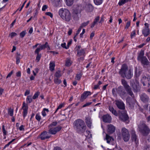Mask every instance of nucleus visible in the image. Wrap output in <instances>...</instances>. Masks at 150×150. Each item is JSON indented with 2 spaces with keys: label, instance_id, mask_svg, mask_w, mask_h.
Instances as JSON below:
<instances>
[{
  "label": "nucleus",
  "instance_id": "nucleus-1",
  "mask_svg": "<svg viewBox=\"0 0 150 150\" xmlns=\"http://www.w3.org/2000/svg\"><path fill=\"white\" fill-rule=\"evenodd\" d=\"M121 83L125 89L123 87L120 86H119L116 89L117 93L122 98H125L127 95V93L134 98V95L133 93L131 88L128 84L126 81L124 79H122L121 80Z\"/></svg>",
  "mask_w": 150,
  "mask_h": 150
},
{
  "label": "nucleus",
  "instance_id": "nucleus-2",
  "mask_svg": "<svg viewBox=\"0 0 150 150\" xmlns=\"http://www.w3.org/2000/svg\"><path fill=\"white\" fill-rule=\"evenodd\" d=\"M119 73L122 77L126 78L128 79H130L133 75L132 71L131 69H128L127 66L125 64L122 65Z\"/></svg>",
  "mask_w": 150,
  "mask_h": 150
},
{
  "label": "nucleus",
  "instance_id": "nucleus-3",
  "mask_svg": "<svg viewBox=\"0 0 150 150\" xmlns=\"http://www.w3.org/2000/svg\"><path fill=\"white\" fill-rule=\"evenodd\" d=\"M74 127L76 131L79 133H84L86 129L84 122L80 119H78L74 122Z\"/></svg>",
  "mask_w": 150,
  "mask_h": 150
},
{
  "label": "nucleus",
  "instance_id": "nucleus-4",
  "mask_svg": "<svg viewBox=\"0 0 150 150\" xmlns=\"http://www.w3.org/2000/svg\"><path fill=\"white\" fill-rule=\"evenodd\" d=\"M59 14L61 18L65 21L69 22L71 19V14L70 12L67 9L61 8L59 11Z\"/></svg>",
  "mask_w": 150,
  "mask_h": 150
},
{
  "label": "nucleus",
  "instance_id": "nucleus-5",
  "mask_svg": "<svg viewBox=\"0 0 150 150\" xmlns=\"http://www.w3.org/2000/svg\"><path fill=\"white\" fill-rule=\"evenodd\" d=\"M138 130L144 135H147L150 132V129L144 122H141L138 125Z\"/></svg>",
  "mask_w": 150,
  "mask_h": 150
},
{
  "label": "nucleus",
  "instance_id": "nucleus-6",
  "mask_svg": "<svg viewBox=\"0 0 150 150\" xmlns=\"http://www.w3.org/2000/svg\"><path fill=\"white\" fill-rule=\"evenodd\" d=\"M84 8L83 7L82 8L81 5H79L73 9V14L74 20H77L79 19L78 14L80 13L81 11Z\"/></svg>",
  "mask_w": 150,
  "mask_h": 150
},
{
  "label": "nucleus",
  "instance_id": "nucleus-7",
  "mask_svg": "<svg viewBox=\"0 0 150 150\" xmlns=\"http://www.w3.org/2000/svg\"><path fill=\"white\" fill-rule=\"evenodd\" d=\"M122 137L125 142H127L129 139L130 135L128 130L125 127H123L121 130Z\"/></svg>",
  "mask_w": 150,
  "mask_h": 150
},
{
  "label": "nucleus",
  "instance_id": "nucleus-8",
  "mask_svg": "<svg viewBox=\"0 0 150 150\" xmlns=\"http://www.w3.org/2000/svg\"><path fill=\"white\" fill-rule=\"evenodd\" d=\"M50 129L48 131V133L52 134H55L57 132L59 131L62 129L61 126H58L54 127H49Z\"/></svg>",
  "mask_w": 150,
  "mask_h": 150
},
{
  "label": "nucleus",
  "instance_id": "nucleus-9",
  "mask_svg": "<svg viewBox=\"0 0 150 150\" xmlns=\"http://www.w3.org/2000/svg\"><path fill=\"white\" fill-rule=\"evenodd\" d=\"M81 46L80 45L76 46L75 48L77 52V55L80 57L81 56H84L85 55V49H80Z\"/></svg>",
  "mask_w": 150,
  "mask_h": 150
},
{
  "label": "nucleus",
  "instance_id": "nucleus-10",
  "mask_svg": "<svg viewBox=\"0 0 150 150\" xmlns=\"http://www.w3.org/2000/svg\"><path fill=\"white\" fill-rule=\"evenodd\" d=\"M133 91L134 92H137L139 91L140 88L139 83L137 81L134 82L131 85Z\"/></svg>",
  "mask_w": 150,
  "mask_h": 150
},
{
  "label": "nucleus",
  "instance_id": "nucleus-11",
  "mask_svg": "<svg viewBox=\"0 0 150 150\" xmlns=\"http://www.w3.org/2000/svg\"><path fill=\"white\" fill-rule=\"evenodd\" d=\"M115 102V105L119 109L123 110L125 109V104L122 101L117 100Z\"/></svg>",
  "mask_w": 150,
  "mask_h": 150
},
{
  "label": "nucleus",
  "instance_id": "nucleus-12",
  "mask_svg": "<svg viewBox=\"0 0 150 150\" xmlns=\"http://www.w3.org/2000/svg\"><path fill=\"white\" fill-rule=\"evenodd\" d=\"M147 77L145 76H143L142 83L144 86H146L148 84L149 87L150 86V76L147 75Z\"/></svg>",
  "mask_w": 150,
  "mask_h": 150
},
{
  "label": "nucleus",
  "instance_id": "nucleus-13",
  "mask_svg": "<svg viewBox=\"0 0 150 150\" xmlns=\"http://www.w3.org/2000/svg\"><path fill=\"white\" fill-rule=\"evenodd\" d=\"M22 109L23 110V116L25 118L27 115L28 109V106L27 104H26L25 102L23 103Z\"/></svg>",
  "mask_w": 150,
  "mask_h": 150
},
{
  "label": "nucleus",
  "instance_id": "nucleus-14",
  "mask_svg": "<svg viewBox=\"0 0 150 150\" xmlns=\"http://www.w3.org/2000/svg\"><path fill=\"white\" fill-rule=\"evenodd\" d=\"M103 121L106 123H110L111 122L112 118L108 114L103 115L102 117Z\"/></svg>",
  "mask_w": 150,
  "mask_h": 150
},
{
  "label": "nucleus",
  "instance_id": "nucleus-15",
  "mask_svg": "<svg viewBox=\"0 0 150 150\" xmlns=\"http://www.w3.org/2000/svg\"><path fill=\"white\" fill-rule=\"evenodd\" d=\"M142 64L144 67H146V66L149 64V62L146 57H144L143 58L140 60Z\"/></svg>",
  "mask_w": 150,
  "mask_h": 150
},
{
  "label": "nucleus",
  "instance_id": "nucleus-16",
  "mask_svg": "<svg viewBox=\"0 0 150 150\" xmlns=\"http://www.w3.org/2000/svg\"><path fill=\"white\" fill-rule=\"evenodd\" d=\"M91 92L90 91H85L82 94L81 96L80 100L81 101H83L88 96L91 95Z\"/></svg>",
  "mask_w": 150,
  "mask_h": 150
},
{
  "label": "nucleus",
  "instance_id": "nucleus-17",
  "mask_svg": "<svg viewBox=\"0 0 150 150\" xmlns=\"http://www.w3.org/2000/svg\"><path fill=\"white\" fill-rule=\"evenodd\" d=\"M83 6L85 5V7L82 6V8H83L84 9H85L88 12H90L92 11L93 10V6L91 4H84V5L83 4Z\"/></svg>",
  "mask_w": 150,
  "mask_h": 150
},
{
  "label": "nucleus",
  "instance_id": "nucleus-18",
  "mask_svg": "<svg viewBox=\"0 0 150 150\" xmlns=\"http://www.w3.org/2000/svg\"><path fill=\"white\" fill-rule=\"evenodd\" d=\"M50 137V136L48 135L47 132L45 131L42 132L40 135V139L42 140H45V139H49Z\"/></svg>",
  "mask_w": 150,
  "mask_h": 150
},
{
  "label": "nucleus",
  "instance_id": "nucleus-19",
  "mask_svg": "<svg viewBox=\"0 0 150 150\" xmlns=\"http://www.w3.org/2000/svg\"><path fill=\"white\" fill-rule=\"evenodd\" d=\"M141 100L144 102H148L149 100V97L144 93L142 94L140 96Z\"/></svg>",
  "mask_w": 150,
  "mask_h": 150
},
{
  "label": "nucleus",
  "instance_id": "nucleus-20",
  "mask_svg": "<svg viewBox=\"0 0 150 150\" xmlns=\"http://www.w3.org/2000/svg\"><path fill=\"white\" fill-rule=\"evenodd\" d=\"M126 102L129 106L131 108H133L134 107V104L132 102V100L130 97H127L126 99Z\"/></svg>",
  "mask_w": 150,
  "mask_h": 150
},
{
  "label": "nucleus",
  "instance_id": "nucleus-21",
  "mask_svg": "<svg viewBox=\"0 0 150 150\" xmlns=\"http://www.w3.org/2000/svg\"><path fill=\"white\" fill-rule=\"evenodd\" d=\"M108 127V131L110 133H112L115 132V127L112 125H108L107 126Z\"/></svg>",
  "mask_w": 150,
  "mask_h": 150
},
{
  "label": "nucleus",
  "instance_id": "nucleus-22",
  "mask_svg": "<svg viewBox=\"0 0 150 150\" xmlns=\"http://www.w3.org/2000/svg\"><path fill=\"white\" fill-rule=\"evenodd\" d=\"M86 122L88 127L90 128L91 127L92 123L91 118L89 117H86Z\"/></svg>",
  "mask_w": 150,
  "mask_h": 150
},
{
  "label": "nucleus",
  "instance_id": "nucleus-23",
  "mask_svg": "<svg viewBox=\"0 0 150 150\" xmlns=\"http://www.w3.org/2000/svg\"><path fill=\"white\" fill-rule=\"evenodd\" d=\"M142 33L144 37H147L150 34L149 28H144L142 31Z\"/></svg>",
  "mask_w": 150,
  "mask_h": 150
},
{
  "label": "nucleus",
  "instance_id": "nucleus-24",
  "mask_svg": "<svg viewBox=\"0 0 150 150\" xmlns=\"http://www.w3.org/2000/svg\"><path fill=\"white\" fill-rule=\"evenodd\" d=\"M119 118L121 120L124 122H126L128 120V117L126 114H122L120 116Z\"/></svg>",
  "mask_w": 150,
  "mask_h": 150
},
{
  "label": "nucleus",
  "instance_id": "nucleus-25",
  "mask_svg": "<svg viewBox=\"0 0 150 150\" xmlns=\"http://www.w3.org/2000/svg\"><path fill=\"white\" fill-rule=\"evenodd\" d=\"M105 139L108 143H112L114 140L108 134L106 135Z\"/></svg>",
  "mask_w": 150,
  "mask_h": 150
},
{
  "label": "nucleus",
  "instance_id": "nucleus-26",
  "mask_svg": "<svg viewBox=\"0 0 150 150\" xmlns=\"http://www.w3.org/2000/svg\"><path fill=\"white\" fill-rule=\"evenodd\" d=\"M144 51L143 50H141L140 51V53L138 54V55L137 57V59L138 60H140L142 58H143L144 57H146L145 56H144Z\"/></svg>",
  "mask_w": 150,
  "mask_h": 150
},
{
  "label": "nucleus",
  "instance_id": "nucleus-27",
  "mask_svg": "<svg viewBox=\"0 0 150 150\" xmlns=\"http://www.w3.org/2000/svg\"><path fill=\"white\" fill-rule=\"evenodd\" d=\"M109 109L110 111L115 115L116 116L117 115V111L114 109L112 107L109 106Z\"/></svg>",
  "mask_w": 150,
  "mask_h": 150
},
{
  "label": "nucleus",
  "instance_id": "nucleus-28",
  "mask_svg": "<svg viewBox=\"0 0 150 150\" xmlns=\"http://www.w3.org/2000/svg\"><path fill=\"white\" fill-rule=\"evenodd\" d=\"M100 19V17L99 16H97L95 19L93 23L91 24V28H93L95 25L97 23V22L99 21Z\"/></svg>",
  "mask_w": 150,
  "mask_h": 150
},
{
  "label": "nucleus",
  "instance_id": "nucleus-29",
  "mask_svg": "<svg viewBox=\"0 0 150 150\" xmlns=\"http://www.w3.org/2000/svg\"><path fill=\"white\" fill-rule=\"evenodd\" d=\"M55 66V63L54 62H50V70L51 71H53L54 69Z\"/></svg>",
  "mask_w": 150,
  "mask_h": 150
},
{
  "label": "nucleus",
  "instance_id": "nucleus-30",
  "mask_svg": "<svg viewBox=\"0 0 150 150\" xmlns=\"http://www.w3.org/2000/svg\"><path fill=\"white\" fill-rule=\"evenodd\" d=\"M132 139L133 141H134L136 143L137 141V136L134 132H132Z\"/></svg>",
  "mask_w": 150,
  "mask_h": 150
},
{
  "label": "nucleus",
  "instance_id": "nucleus-31",
  "mask_svg": "<svg viewBox=\"0 0 150 150\" xmlns=\"http://www.w3.org/2000/svg\"><path fill=\"white\" fill-rule=\"evenodd\" d=\"M71 62L69 58H67L66 60L65 65L66 66L69 67L71 65Z\"/></svg>",
  "mask_w": 150,
  "mask_h": 150
},
{
  "label": "nucleus",
  "instance_id": "nucleus-32",
  "mask_svg": "<svg viewBox=\"0 0 150 150\" xmlns=\"http://www.w3.org/2000/svg\"><path fill=\"white\" fill-rule=\"evenodd\" d=\"M54 4V6L57 7L59 5V2L60 0H51Z\"/></svg>",
  "mask_w": 150,
  "mask_h": 150
},
{
  "label": "nucleus",
  "instance_id": "nucleus-33",
  "mask_svg": "<svg viewBox=\"0 0 150 150\" xmlns=\"http://www.w3.org/2000/svg\"><path fill=\"white\" fill-rule=\"evenodd\" d=\"M33 100L32 96H28L26 98V101L27 103H31Z\"/></svg>",
  "mask_w": 150,
  "mask_h": 150
},
{
  "label": "nucleus",
  "instance_id": "nucleus-34",
  "mask_svg": "<svg viewBox=\"0 0 150 150\" xmlns=\"http://www.w3.org/2000/svg\"><path fill=\"white\" fill-rule=\"evenodd\" d=\"M8 113L11 116H13V110L11 108H9L8 111Z\"/></svg>",
  "mask_w": 150,
  "mask_h": 150
},
{
  "label": "nucleus",
  "instance_id": "nucleus-35",
  "mask_svg": "<svg viewBox=\"0 0 150 150\" xmlns=\"http://www.w3.org/2000/svg\"><path fill=\"white\" fill-rule=\"evenodd\" d=\"M54 76L56 77V78H58L61 77L62 75L61 74L60 71L58 70L57 71H56L55 73Z\"/></svg>",
  "mask_w": 150,
  "mask_h": 150
},
{
  "label": "nucleus",
  "instance_id": "nucleus-36",
  "mask_svg": "<svg viewBox=\"0 0 150 150\" xmlns=\"http://www.w3.org/2000/svg\"><path fill=\"white\" fill-rule=\"evenodd\" d=\"M67 4L68 6H71L73 3V0H66Z\"/></svg>",
  "mask_w": 150,
  "mask_h": 150
},
{
  "label": "nucleus",
  "instance_id": "nucleus-37",
  "mask_svg": "<svg viewBox=\"0 0 150 150\" xmlns=\"http://www.w3.org/2000/svg\"><path fill=\"white\" fill-rule=\"evenodd\" d=\"M103 0H94V1L96 5H100L102 3Z\"/></svg>",
  "mask_w": 150,
  "mask_h": 150
},
{
  "label": "nucleus",
  "instance_id": "nucleus-38",
  "mask_svg": "<svg viewBox=\"0 0 150 150\" xmlns=\"http://www.w3.org/2000/svg\"><path fill=\"white\" fill-rule=\"evenodd\" d=\"M62 82L61 81L58 79V78H55L54 79V82L57 84H59Z\"/></svg>",
  "mask_w": 150,
  "mask_h": 150
},
{
  "label": "nucleus",
  "instance_id": "nucleus-39",
  "mask_svg": "<svg viewBox=\"0 0 150 150\" xmlns=\"http://www.w3.org/2000/svg\"><path fill=\"white\" fill-rule=\"evenodd\" d=\"M47 46H48V43L47 42L45 43V44L41 45L40 46V47L42 50L47 48Z\"/></svg>",
  "mask_w": 150,
  "mask_h": 150
},
{
  "label": "nucleus",
  "instance_id": "nucleus-40",
  "mask_svg": "<svg viewBox=\"0 0 150 150\" xmlns=\"http://www.w3.org/2000/svg\"><path fill=\"white\" fill-rule=\"evenodd\" d=\"M89 21H88L87 22H84L82 23L81 24L80 27L81 28H82L83 27H84L86 25H87L89 23Z\"/></svg>",
  "mask_w": 150,
  "mask_h": 150
},
{
  "label": "nucleus",
  "instance_id": "nucleus-41",
  "mask_svg": "<svg viewBox=\"0 0 150 150\" xmlns=\"http://www.w3.org/2000/svg\"><path fill=\"white\" fill-rule=\"evenodd\" d=\"M57 122H53L49 125V127H52V126H55L57 125Z\"/></svg>",
  "mask_w": 150,
  "mask_h": 150
},
{
  "label": "nucleus",
  "instance_id": "nucleus-42",
  "mask_svg": "<svg viewBox=\"0 0 150 150\" xmlns=\"http://www.w3.org/2000/svg\"><path fill=\"white\" fill-rule=\"evenodd\" d=\"M39 94L40 92H37L34 94V96L33 97V99H35L36 98H38V96L39 95Z\"/></svg>",
  "mask_w": 150,
  "mask_h": 150
},
{
  "label": "nucleus",
  "instance_id": "nucleus-43",
  "mask_svg": "<svg viewBox=\"0 0 150 150\" xmlns=\"http://www.w3.org/2000/svg\"><path fill=\"white\" fill-rule=\"evenodd\" d=\"M2 132L3 133L4 136L6 135L7 134V132L5 129V126L4 125H3L2 127Z\"/></svg>",
  "mask_w": 150,
  "mask_h": 150
},
{
  "label": "nucleus",
  "instance_id": "nucleus-44",
  "mask_svg": "<svg viewBox=\"0 0 150 150\" xmlns=\"http://www.w3.org/2000/svg\"><path fill=\"white\" fill-rule=\"evenodd\" d=\"M42 50L40 46L39 47L37 48L35 51V53L36 54H39V52Z\"/></svg>",
  "mask_w": 150,
  "mask_h": 150
},
{
  "label": "nucleus",
  "instance_id": "nucleus-45",
  "mask_svg": "<svg viewBox=\"0 0 150 150\" xmlns=\"http://www.w3.org/2000/svg\"><path fill=\"white\" fill-rule=\"evenodd\" d=\"M126 2L125 0H120L118 4L120 6H121L125 4Z\"/></svg>",
  "mask_w": 150,
  "mask_h": 150
},
{
  "label": "nucleus",
  "instance_id": "nucleus-46",
  "mask_svg": "<svg viewBox=\"0 0 150 150\" xmlns=\"http://www.w3.org/2000/svg\"><path fill=\"white\" fill-rule=\"evenodd\" d=\"M26 32L25 31H23L20 34V36L21 38H23L25 35Z\"/></svg>",
  "mask_w": 150,
  "mask_h": 150
},
{
  "label": "nucleus",
  "instance_id": "nucleus-47",
  "mask_svg": "<svg viewBox=\"0 0 150 150\" xmlns=\"http://www.w3.org/2000/svg\"><path fill=\"white\" fill-rule=\"evenodd\" d=\"M136 35V31L135 30H134L133 31H132L131 34V38H133V37H134Z\"/></svg>",
  "mask_w": 150,
  "mask_h": 150
},
{
  "label": "nucleus",
  "instance_id": "nucleus-48",
  "mask_svg": "<svg viewBox=\"0 0 150 150\" xmlns=\"http://www.w3.org/2000/svg\"><path fill=\"white\" fill-rule=\"evenodd\" d=\"M64 106V105L61 104H60V105L58 106V108L56 109V111H55L54 112V113L58 111V110L60 109H61L63 107V106Z\"/></svg>",
  "mask_w": 150,
  "mask_h": 150
},
{
  "label": "nucleus",
  "instance_id": "nucleus-49",
  "mask_svg": "<svg viewBox=\"0 0 150 150\" xmlns=\"http://www.w3.org/2000/svg\"><path fill=\"white\" fill-rule=\"evenodd\" d=\"M36 119L38 121H39L41 119V116L38 114H37L35 116Z\"/></svg>",
  "mask_w": 150,
  "mask_h": 150
},
{
  "label": "nucleus",
  "instance_id": "nucleus-50",
  "mask_svg": "<svg viewBox=\"0 0 150 150\" xmlns=\"http://www.w3.org/2000/svg\"><path fill=\"white\" fill-rule=\"evenodd\" d=\"M37 55L36 58V60L37 61V62H38L40 58L41 57V54H37Z\"/></svg>",
  "mask_w": 150,
  "mask_h": 150
},
{
  "label": "nucleus",
  "instance_id": "nucleus-51",
  "mask_svg": "<svg viewBox=\"0 0 150 150\" xmlns=\"http://www.w3.org/2000/svg\"><path fill=\"white\" fill-rule=\"evenodd\" d=\"M45 15L47 16H49L51 18H52L53 17V15L52 13L50 12H46L45 13Z\"/></svg>",
  "mask_w": 150,
  "mask_h": 150
},
{
  "label": "nucleus",
  "instance_id": "nucleus-52",
  "mask_svg": "<svg viewBox=\"0 0 150 150\" xmlns=\"http://www.w3.org/2000/svg\"><path fill=\"white\" fill-rule=\"evenodd\" d=\"M92 102H88L86 103L82 107L84 108L87 106H88L92 104Z\"/></svg>",
  "mask_w": 150,
  "mask_h": 150
},
{
  "label": "nucleus",
  "instance_id": "nucleus-53",
  "mask_svg": "<svg viewBox=\"0 0 150 150\" xmlns=\"http://www.w3.org/2000/svg\"><path fill=\"white\" fill-rule=\"evenodd\" d=\"M16 33L15 32H12L9 35L11 36V38H12L13 37L16 36Z\"/></svg>",
  "mask_w": 150,
  "mask_h": 150
},
{
  "label": "nucleus",
  "instance_id": "nucleus-54",
  "mask_svg": "<svg viewBox=\"0 0 150 150\" xmlns=\"http://www.w3.org/2000/svg\"><path fill=\"white\" fill-rule=\"evenodd\" d=\"M61 46L62 47H63L64 48H65L66 49H68V47H67V46H66V43H64L62 44L61 45Z\"/></svg>",
  "mask_w": 150,
  "mask_h": 150
},
{
  "label": "nucleus",
  "instance_id": "nucleus-55",
  "mask_svg": "<svg viewBox=\"0 0 150 150\" xmlns=\"http://www.w3.org/2000/svg\"><path fill=\"white\" fill-rule=\"evenodd\" d=\"M47 8V6L46 5H44L42 8V10L43 11H45Z\"/></svg>",
  "mask_w": 150,
  "mask_h": 150
},
{
  "label": "nucleus",
  "instance_id": "nucleus-56",
  "mask_svg": "<svg viewBox=\"0 0 150 150\" xmlns=\"http://www.w3.org/2000/svg\"><path fill=\"white\" fill-rule=\"evenodd\" d=\"M130 24V21H128L126 23L125 28L127 29L129 26Z\"/></svg>",
  "mask_w": 150,
  "mask_h": 150
},
{
  "label": "nucleus",
  "instance_id": "nucleus-57",
  "mask_svg": "<svg viewBox=\"0 0 150 150\" xmlns=\"http://www.w3.org/2000/svg\"><path fill=\"white\" fill-rule=\"evenodd\" d=\"M81 77V75L80 74H77L76 76L77 80H79Z\"/></svg>",
  "mask_w": 150,
  "mask_h": 150
},
{
  "label": "nucleus",
  "instance_id": "nucleus-58",
  "mask_svg": "<svg viewBox=\"0 0 150 150\" xmlns=\"http://www.w3.org/2000/svg\"><path fill=\"white\" fill-rule=\"evenodd\" d=\"M13 71H12L11 72H10L9 73V74H8V75L6 77V78H8V77H10L11 76V75L13 74Z\"/></svg>",
  "mask_w": 150,
  "mask_h": 150
},
{
  "label": "nucleus",
  "instance_id": "nucleus-59",
  "mask_svg": "<svg viewBox=\"0 0 150 150\" xmlns=\"http://www.w3.org/2000/svg\"><path fill=\"white\" fill-rule=\"evenodd\" d=\"M16 76L18 77H20L21 76V72L19 71L16 73Z\"/></svg>",
  "mask_w": 150,
  "mask_h": 150
},
{
  "label": "nucleus",
  "instance_id": "nucleus-60",
  "mask_svg": "<svg viewBox=\"0 0 150 150\" xmlns=\"http://www.w3.org/2000/svg\"><path fill=\"white\" fill-rule=\"evenodd\" d=\"M72 33V30L71 29L69 28V31L68 32V34L69 35H71V33Z\"/></svg>",
  "mask_w": 150,
  "mask_h": 150
},
{
  "label": "nucleus",
  "instance_id": "nucleus-61",
  "mask_svg": "<svg viewBox=\"0 0 150 150\" xmlns=\"http://www.w3.org/2000/svg\"><path fill=\"white\" fill-rule=\"evenodd\" d=\"M72 43V40H71L69 42L67 43V47H68V48L69 47V46Z\"/></svg>",
  "mask_w": 150,
  "mask_h": 150
},
{
  "label": "nucleus",
  "instance_id": "nucleus-62",
  "mask_svg": "<svg viewBox=\"0 0 150 150\" xmlns=\"http://www.w3.org/2000/svg\"><path fill=\"white\" fill-rule=\"evenodd\" d=\"M81 28L80 27L78 29V30L77 31V33L75 35H76L77 36L79 34V33L80 31H81Z\"/></svg>",
  "mask_w": 150,
  "mask_h": 150
},
{
  "label": "nucleus",
  "instance_id": "nucleus-63",
  "mask_svg": "<svg viewBox=\"0 0 150 150\" xmlns=\"http://www.w3.org/2000/svg\"><path fill=\"white\" fill-rule=\"evenodd\" d=\"M30 93V91L28 90H27L24 94V95L25 96H26L28 94H29Z\"/></svg>",
  "mask_w": 150,
  "mask_h": 150
},
{
  "label": "nucleus",
  "instance_id": "nucleus-64",
  "mask_svg": "<svg viewBox=\"0 0 150 150\" xmlns=\"http://www.w3.org/2000/svg\"><path fill=\"white\" fill-rule=\"evenodd\" d=\"M24 126L22 125L19 128V129L20 131L23 130H24Z\"/></svg>",
  "mask_w": 150,
  "mask_h": 150
}]
</instances>
